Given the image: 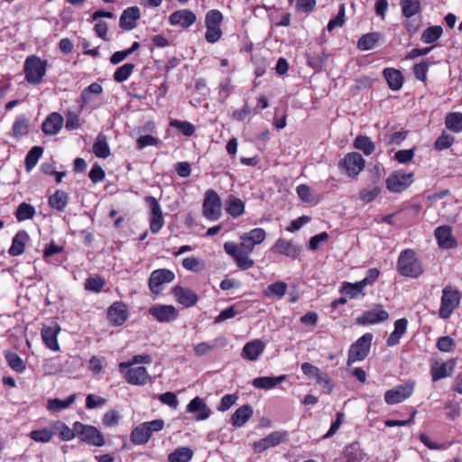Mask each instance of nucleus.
<instances>
[{"mask_svg": "<svg viewBox=\"0 0 462 462\" xmlns=\"http://www.w3.org/2000/svg\"><path fill=\"white\" fill-rule=\"evenodd\" d=\"M240 244L233 241H227L223 247L225 252L233 258L240 270L245 271L254 265V261L250 258L249 254L254 251L255 245L245 238L243 234L240 236Z\"/></svg>", "mask_w": 462, "mask_h": 462, "instance_id": "obj_1", "label": "nucleus"}, {"mask_svg": "<svg viewBox=\"0 0 462 462\" xmlns=\"http://www.w3.org/2000/svg\"><path fill=\"white\" fill-rule=\"evenodd\" d=\"M396 270L401 276L414 279L419 278L424 273V268L416 252L411 248L401 251L396 263Z\"/></svg>", "mask_w": 462, "mask_h": 462, "instance_id": "obj_2", "label": "nucleus"}, {"mask_svg": "<svg viewBox=\"0 0 462 462\" xmlns=\"http://www.w3.org/2000/svg\"><path fill=\"white\" fill-rule=\"evenodd\" d=\"M47 70V61L36 55L26 58L23 65L25 79L29 84L39 85L42 82Z\"/></svg>", "mask_w": 462, "mask_h": 462, "instance_id": "obj_3", "label": "nucleus"}, {"mask_svg": "<svg viewBox=\"0 0 462 462\" xmlns=\"http://www.w3.org/2000/svg\"><path fill=\"white\" fill-rule=\"evenodd\" d=\"M163 427L164 420L162 419L143 422L132 430L131 441L134 445H144L149 441L153 432L162 430Z\"/></svg>", "mask_w": 462, "mask_h": 462, "instance_id": "obj_4", "label": "nucleus"}, {"mask_svg": "<svg viewBox=\"0 0 462 462\" xmlns=\"http://www.w3.org/2000/svg\"><path fill=\"white\" fill-rule=\"evenodd\" d=\"M460 301V292L450 285L446 286L442 290L439 317L442 319H449L454 310L458 308Z\"/></svg>", "mask_w": 462, "mask_h": 462, "instance_id": "obj_5", "label": "nucleus"}, {"mask_svg": "<svg viewBox=\"0 0 462 462\" xmlns=\"http://www.w3.org/2000/svg\"><path fill=\"white\" fill-rule=\"evenodd\" d=\"M373 338V334L367 332L350 346L347 353V365H351L356 362L364 361L368 356Z\"/></svg>", "mask_w": 462, "mask_h": 462, "instance_id": "obj_6", "label": "nucleus"}, {"mask_svg": "<svg viewBox=\"0 0 462 462\" xmlns=\"http://www.w3.org/2000/svg\"><path fill=\"white\" fill-rule=\"evenodd\" d=\"M221 213L222 203L219 195L213 189H208L202 204L203 217L209 221H217L220 218Z\"/></svg>", "mask_w": 462, "mask_h": 462, "instance_id": "obj_7", "label": "nucleus"}, {"mask_svg": "<svg viewBox=\"0 0 462 462\" xmlns=\"http://www.w3.org/2000/svg\"><path fill=\"white\" fill-rule=\"evenodd\" d=\"M413 172L408 173L402 170L394 171L385 180L386 188L393 193L402 192L413 182Z\"/></svg>", "mask_w": 462, "mask_h": 462, "instance_id": "obj_8", "label": "nucleus"}, {"mask_svg": "<svg viewBox=\"0 0 462 462\" xmlns=\"http://www.w3.org/2000/svg\"><path fill=\"white\" fill-rule=\"evenodd\" d=\"M414 387L415 381L413 380H409L402 384L396 385L385 392L384 401L389 405L402 402L412 395Z\"/></svg>", "mask_w": 462, "mask_h": 462, "instance_id": "obj_9", "label": "nucleus"}, {"mask_svg": "<svg viewBox=\"0 0 462 462\" xmlns=\"http://www.w3.org/2000/svg\"><path fill=\"white\" fill-rule=\"evenodd\" d=\"M339 166L345 170L350 178H356L365 166V161L357 152H351L339 162Z\"/></svg>", "mask_w": 462, "mask_h": 462, "instance_id": "obj_10", "label": "nucleus"}, {"mask_svg": "<svg viewBox=\"0 0 462 462\" xmlns=\"http://www.w3.org/2000/svg\"><path fill=\"white\" fill-rule=\"evenodd\" d=\"M175 279V274L172 271L162 268L152 272L148 286L152 293L159 294L162 291V284L171 282Z\"/></svg>", "mask_w": 462, "mask_h": 462, "instance_id": "obj_11", "label": "nucleus"}, {"mask_svg": "<svg viewBox=\"0 0 462 462\" xmlns=\"http://www.w3.org/2000/svg\"><path fill=\"white\" fill-rule=\"evenodd\" d=\"M144 201L151 208L150 230L154 235L158 234L164 225V218L161 205L152 196L145 197Z\"/></svg>", "mask_w": 462, "mask_h": 462, "instance_id": "obj_12", "label": "nucleus"}, {"mask_svg": "<svg viewBox=\"0 0 462 462\" xmlns=\"http://www.w3.org/2000/svg\"><path fill=\"white\" fill-rule=\"evenodd\" d=\"M389 319V313L377 305L375 308L364 311L356 319V322L361 326H369L386 321Z\"/></svg>", "mask_w": 462, "mask_h": 462, "instance_id": "obj_13", "label": "nucleus"}, {"mask_svg": "<svg viewBox=\"0 0 462 462\" xmlns=\"http://www.w3.org/2000/svg\"><path fill=\"white\" fill-rule=\"evenodd\" d=\"M288 433L285 430L273 431L265 438H263L254 443V449L256 452H263L269 448H273L280 445L282 442L287 441Z\"/></svg>", "mask_w": 462, "mask_h": 462, "instance_id": "obj_14", "label": "nucleus"}, {"mask_svg": "<svg viewBox=\"0 0 462 462\" xmlns=\"http://www.w3.org/2000/svg\"><path fill=\"white\" fill-rule=\"evenodd\" d=\"M456 366V359L434 361L430 365V375L433 383L452 375Z\"/></svg>", "mask_w": 462, "mask_h": 462, "instance_id": "obj_15", "label": "nucleus"}, {"mask_svg": "<svg viewBox=\"0 0 462 462\" xmlns=\"http://www.w3.org/2000/svg\"><path fill=\"white\" fill-rule=\"evenodd\" d=\"M128 318L129 311L123 301H115L107 310V319L112 326H122Z\"/></svg>", "mask_w": 462, "mask_h": 462, "instance_id": "obj_16", "label": "nucleus"}, {"mask_svg": "<svg viewBox=\"0 0 462 462\" xmlns=\"http://www.w3.org/2000/svg\"><path fill=\"white\" fill-rule=\"evenodd\" d=\"M196 20V14L189 9L175 11L168 18V22L171 26H180L185 29L195 23Z\"/></svg>", "mask_w": 462, "mask_h": 462, "instance_id": "obj_17", "label": "nucleus"}, {"mask_svg": "<svg viewBox=\"0 0 462 462\" xmlns=\"http://www.w3.org/2000/svg\"><path fill=\"white\" fill-rule=\"evenodd\" d=\"M148 312L159 322H171L179 315L178 310L172 305L152 306Z\"/></svg>", "mask_w": 462, "mask_h": 462, "instance_id": "obj_18", "label": "nucleus"}, {"mask_svg": "<svg viewBox=\"0 0 462 462\" xmlns=\"http://www.w3.org/2000/svg\"><path fill=\"white\" fill-rule=\"evenodd\" d=\"M438 245L442 249H452L457 246V239L452 235V228L449 226H439L434 232Z\"/></svg>", "mask_w": 462, "mask_h": 462, "instance_id": "obj_19", "label": "nucleus"}, {"mask_svg": "<svg viewBox=\"0 0 462 462\" xmlns=\"http://www.w3.org/2000/svg\"><path fill=\"white\" fill-rule=\"evenodd\" d=\"M125 381L132 385H144L150 380L147 369L144 366L128 367L124 369Z\"/></svg>", "mask_w": 462, "mask_h": 462, "instance_id": "obj_20", "label": "nucleus"}, {"mask_svg": "<svg viewBox=\"0 0 462 462\" xmlns=\"http://www.w3.org/2000/svg\"><path fill=\"white\" fill-rule=\"evenodd\" d=\"M60 331V328L57 323L53 326H43L41 330V336L44 345L51 351L57 352L60 349L58 342Z\"/></svg>", "mask_w": 462, "mask_h": 462, "instance_id": "obj_21", "label": "nucleus"}, {"mask_svg": "<svg viewBox=\"0 0 462 462\" xmlns=\"http://www.w3.org/2000/svg\"><path fill=\"white\" fill-rule=\"evenodd\" d=\"M273 253L280 254L290 257L293 260L297 259L300 254V249L291 241L284 238H279L271 249Z\"/></svg>", "mask_w": 462, "mask_h": 462, "instance_id": "obj_22", "label": "nucleus"}, {"mask_svg": "<svg viewBox=\"0 0 462 462\" xmlns=\"http://www.w3.org/2000/svg\"><path fill=\"white\" fill-rule=\"evenodd\" d=\"M172 293L176 300L185 308L194 306L199 300V296L196 292L180 285L172 288Z\"/></svg>", "mask_w": 462, "mask_h": 462, "instance_id": "obj_23", "label": "nucleus"}, {"mask_svg": "<svg viewBox=\"0 0 462 462\" xmlns=\"http://www.w3.org/2000/svg\"><path fill=\"white\" fill-rule=\"evenodd\" d=\"M63 125L62 116L58 112H52L42 124V130L46 135H55L60 131Z\"/></svg>", "mask_w": 462, "mask_h": 462, "instance_id": "obj_24", "label": "nucleus"}, {"mask_svg": "<svg viewBox=\"0 0 462 462\" xmlns=\"http://www.w3.org/2000/svg\"><path fill=\"white\" fill-rule=\"evenodd\" d=\"M140 9L137 6H131L123 11L119 25L123 30L131 31L136 27V22L140 19Z\"/></svg>", "mask_w": 462, "mask_h": 462, "instance_id": "obj_25", "label": "nucleus"}, {"mask_svg": "<svg viewBox=\"0 0 462 462\" xmlns=\"http://www.w3.org/2000/svg\"><path fill=\"white\" fill-rule=\"evenodd\" d=\"M189 412H199L196 416L197 420H205L211 415V410L208 407L205 401L200 397L193 398L187 405Z\"/></svg>", "mask_w": 462, "mask_h": 462, "instance_id": "obj_26", "label": "nucleus"}, {"mask_svg": "<svg viewBox=\"0 0 462 462\" xmlns=\"http://www.w3.org/2000/svg\"><path fill=\"white\" fill-rule=\"evenodd\" d=\"M383 76L391 90L398 91L402 88L404 77L399 69L394 68H385L383 70Z\"/></svg>", "mask_w": 462, "mask_h": 462, "instance_id": "obj_27", "label": "nucleus"}, {"mask_svg": "<svg viewBox=\"0 0 462 462\" xmlns=\"http://www.w3.org/2000/svg\"><path fill=\"white\" fill-rule=\"evenodd\" d=\"M254 410L250 404H244L235 411L230 421L233 427L240 428L244 426L253 416Z\"/></svg>", "mask_w": 462, "mask_h": 462, "instance_id": "obj_28", "label": "nucleus"}, {"mask_svg": "<svg viewBox=\"0 0 462 462\" xmlns=\"http://www.w3.org/2000/svg\"><path fill=\"white\" fill-rule=\"evenodd\" d=\"M29 238V235L25 230H19L12 239V245L8 250V254L11 256L23 254Z\"/></svg>", "mask_w": 462, "mask_h": 462, "instance_id": "obj_29", "label": "nucleus"}, {"mask_svg": "<svg viewBox=\"0 0 462 462\" xmlns=\"http://www.w3.org/2000/svg\"><path fill=\"white\" fill-rule=\"evenodd\" d=\"M265 345L260 339L247 342L242 349V356L249 361H255L264 351Z\"/></svg>", "mask_w": 462, "mask_h": 462, "instance_id": "obj_30", "label": "nucleus"}, {"mask_svg": "<svg viewBox=\"0 0 462 462\" xmlns=\"http://www.w3.org/2000/svg\"><path fill=\"white\" fill-rule=\"evenodd\" d=\"M286 378V374H282L280 376H260L254 378L252 384L257 389L269 390L285 381Z\"/></svg>", "mask_w": 462, "mask_h": 462, "instance_id": "obj_31", "label": "nucleus"}, {"mask_svg": "<svg viewBox=\"0 0 462 462\" xmlns=\"http://www.w3.org/2000/svg\"><path fill=\"white\" fill-rule=\"evenodd\" d=\"M365 457V453L356 441L347 445L343 450L345 462H361Z\"/></svg>", "mask_w": 462, "mask_h": 462, "instance_id": "obj_32", "label": "nucleus"}, {"mask_svg": "<svg viewBox=\"0 0 462 462\" xmlns=\"http://www.w3.org/2000/svg\"><path fill=\"white\" fill-rule=\"evenodd\" d=\"M400 6L404 18L410 19L422 11L420 0H401Z\"/></svg>", "mask_w": 462, "mask_h": 462, "instance_id": "obj_33", "label": "nucleus"}, {"mask_svg": "<svg viewBox=\"0 0 462 462\" xmlns=\"http://www.w3.org/2000/svg\"><path fill=\"white\" fill-rule=\"evenodd\" d=\"M245 208L244 201L235 196H229L226 201V211L235 218L241 217L245 213Z\"/></svg>", "mask_w": 462, "mask_h": 462, "instance_id": "obj_34", "label": "nucleus"}, {"mask_svg": "<svg viewBox=\"0 0 462 462\" xmlns=\"http://www.w3.org/2000/svg\"><path fill=\"white\" fill-rule=\"evenodd\" d=\"M354 148L360 150L365 155L369 156L375 151V144L367 135L359 134L353 143Z\"/></svg>", "mask_w": 462, "mask_h": 462, "instance_id": "obj_35", "label": "nucleus"}, {"mask_svg": "<svg viewBox=\"0 0 462 462\" xmlns=\"http://www.w3.org/2000/svg\"><path fill=\"white\" fill-rule=\"evenodd\" d=\"M29 119L24 115L19 116L13 124L12 136L15 139L25 136L29 132Z\"/></svg>", "mask_w": 462, "mask_h": 462, "instance_id": "obj_36", "label": "nucleus"}, {"mask_svg": "<svg viewBox=\"0 0 462 462\" xmlns=\"http://www.w3.org/2000/svg\"><path fill=\"white\" fill-rule=\"evenodd\" d=\"M380 38L381 35L379 32L365 33L358 39L357 49L364 51L372 50L380 41Z\"/></svg>", "mask_w": 462, "mask_h": 462, "instance_id": "obj_37", "label": "nucleus"}, {"mask_svg": "<svg viewBox=\"0 0 462 462\" xmlns=\"http://www.w3.org/2000/svg\"><path fill=\"white\" fill-rule=\"evenodd\" d=\"M443 29L440 25H433L426 28L420 35V41L426 44L436 42L442 35Z\"/></svg>", "mask_w": 462, "mask_h": 462, "instance_id": "obj_38", "label": "nucleus"}, {"mask_svg": "<svg viewBox=\"0 0 462 462\" xmlns=\"http://www.w3.org/2000/svg\"><path fill=\"white\" fill-rule=\"evenodd\" d=\"M365 286L363 284L361 281L356 282H343L341 286V293L348 295L351 299H357L360 294L365 295L364 289Z\"/></svg>", "mask_w": 462, "mask_h": 462, "instance_id": "obj_39", "label": "nucleus"}, {"mask_svg": "<svg viewBox=\"0 0 462 462\" xmlns=\"http://www.w3.org/2000/svg\"><path fill=\"white\" fill-rule=\"evenodd\" d=\"M92 152L97 157L101 159H106L110 155V147L103 134L97 136V141L93 144Z\"/></svg>", "mask_w": 462, "mask_h": 462, "instance_id": "obj_40", "label": "nucleus"}, {"mask_svg": "<svg viewBox=\"0 0 462 462\" xmlns=\"http://www.w3.org/2000/svg\"><path fill=\"white\" fill-rule=\"evenodd\" d=\"M193 457V451L188 447L176 448L168 455V462H189Z\"/></svg>", "mask_w": 462, "mask_h": 462, "instance_id": "obj_41", "label": "nucleus"}, {"mask_svg": "<svg viewBox=\"0 0 462 462\" xmlns=\"http://www.w3.org/2000/svg\"><path fill=\"white\" fill-rule=\"evenodd\" d=\"M35 208L26 202H22L16 208L14 213L15 218L18 222L32 219L35 216Z\"/></svg>", "mask_w": 462, "mask_h": 462, "instance_id": "obj_42", "label": "nucleus"}, {"mask_svg": "<svg viewBox=\"0 0 462 462\" xmlns=\"http://www.w3.org/2000/svg\"><path fill=\"white\" fill-rule=\"evenodd\" d=\"M43 153L42 146H33L26 154L24 166L27 172H30L38 163L39 159Z\"/></svg>", "mask_w": 462, "mask_h": 462, "instance_id": "obj_43", "label": "nucleus"}, {"mask_svg": "<svg viewBox=\"0 0 462 462\" xmlns=\"http://www.w3.org/2000/svg\"><path fill=\"white\" fill-rule=\"evenodd\" d=\"M5 358L10 368L14 372L23 373L25 370L26 366L23 363V360L17 353L9 350L5 351Z\"/></svg>", "mask_w": 462, "mask_h": 462, "instance_id": "obj_44", "label": "nucleus"}, {"mask_svg": "<svg viewBox=\"0 0 462 462\" xmlns=\"http://www.w3.org/2000/svg\"><path fill=\"white\" fill-rule=\"evenodd\" d=\"M446 127L454 132H462V113L460 112H450L445 117Z\"/></svg>", "mask_w": 462, "mask_h": 462, "instance_id": "obj_45", "label": "nucleus"}, {"mask_svg": "<svg viewBox=\"0 0 462 462\" xmlns=\"http://www.w3.org/2000/svg\"><path fill=\"white\" fill-rule=\"evenodd\" d=\"M76 400V394H70L65 400H60L58 398L49 399L47 402V409L52 411H60L68 407H69Z\"/></svg>", "mask_w": 462, "mask_h": 462, "instance_id": "obj_46", "label": "nucleus"}, {"mask_svg": "<svg viewBox=\"0 0 462 462\" xmlns=\"http://www.w3.org/2000/svg\"><path fill=\"white\" fill-rule=\"evenodd\" d=\"M68 203V195L65 191L58 189L49 198V204L52 208L62 211Z\"/></svg>", "mask_w": 462, "mask_h": 462, "instance_id": "obj_47", "label": "nucleus"}, {"mask_svg": "<svg viewBox=\"0 0 462 462\" xmlns=\"http://www.w3.org/2000/svg\"><path fill=\"white\" fill-rule=\"evenodd\" d=\"M170 126L176 128L179 132L187 137L192 136L196 132L195 126L189 121L171 119L170 121Z\"/></svg>", "mask_w": 462, "mask_h": 462, "instance_id": "obj_48", "label": "nucleus"}, {"mask_svg": "<svg viewBox=\"0 0 462 462\" xmlns=\"http://www.w3.org/2000/svg\"><path fill=\"white\" fill-rule=\"evenodd\" d=\"M134 68L135 65L134 63H125L124 65L120 66L114 73V80L118 83L125 81L131 76Z\"/></svg>", "mask_w": 462, "mask_h": 462, "instance_id": "obj_49", "label": "nucleus"}, {"mask_svg": "<svg viewBox=\"0 0 462 462\" xmlns=\"http://www.w3.org/2000/svg\"><path fill=\"white\" fill-rule=\"evenodd\" d=\"M287 288L288 286L284 282H275L267 286L264 295L267 297L276 296L278 298H282L285 295Z\"/></svg>", "mask_w": 462, "mask_h": 462, "instance_id": "obj_50", "label": "nucleus"}, {"mask_svg": "<svg viewBox=\"0 0 462 462\" xmlns=\"http://www.w3.org/2000/svg\"><path fill=\"white\" fill-rule=\"evenodd\" d=\"M258 113L257 108L251 107L247 101L245 102V105L241 109L235 110L232 113V118L238 122L245 121L251 115H256Z\"/></svg>", "mask_w": 462, "mask_h": 462, "instance_id": "obj_51", "label": "nucleus"}, {"mask_svg": "<svg viewBox=\"0 0 462 462\" xmlns=\"http://www.w3.org/2000/svg\"><path fill=\"white\" fill-rule=\"evenodd\" d=\"M88 444L96 447H103L106 444L103 433L92 425H88Z\"/></svg>", "mask_w": 462, "mask_h": 462, "instance_id": "obj_52", "label": "nucleus"}, {"mask_svg": "<svg viewBox=\"0 0 462 462\" xmlns=\"http://www.w3.org/2000/svg\"><path fill=\"white\" fill-rule=\"evenodd\" d=\"M29 436L32 440L36 442L47 443L52 439L53 432H51V430L47 428H43L40 430H32Z\"/></svg>", "mask_w": 462, "mask_h": 462, "instance_id": "obj_53", "label": "nucleus"}, {"mask_svg": "<svg viewBox=\"0 0 462 462\" xmlns=\"http://www.w3.org/2000/svg\"><path fill=\"white\" fill-rule=\"evenodd\" d=\"M430 66V63L425 60H422L420 63H416L412 67V73L414 74V77L420 80L423 83H426L427 81V73L429 70V68Z\"/></svg>", "mask_w": 462, "mask_h": 462, "instance_id": "obj_54", "label": "nucleus"}, {"mask_svg": "<svg viewBox=\"0 0 462 462\" xmlns=\"http://www.w3.org/2000/svg\"><path fill=\"white\" fill-rule=\"evenodd\" d=\"M182 266L188 271L199 273L205 269V263L195 256L186 257L182 260Z\"/></svg>", "mask_w": 462, "mask_h": 462, "instance_id": "obj_55", "label": "nucleus"}, {"mask_svg": "<svg viewBox=\"0 0 462 462\" xmlns=\"http://www.w3.org/2000/svg\"><path fill=\"white\" fill-rule=\"evenodd\" d=\"M454 143L455 137L443 132L441 135L437 138L434 147L436 150L442 151L450 148Z\"/></svg>", "mask_w": 462, "mask_h": 462, "instance_id": "obj_56", "label": "nucleus"}, {"mask_svg": "<svg viewBox=\"0 0 462 462\" xmlns=\"http://www.w3.org/2000/svg\"><path fill=\"white\" fill-rule=\"evenodd\" d=\"M223 18V14L219 10L212 9L206 14L205 23L209 26L220 27Z\"/></svg>", "mask_w": 462, "mask_h": 462, "instance_id": "obj_57", "label": "nucleus"}, {"mask_svg": "<svg viewBox=\"0 0 462 462\" xmlns=\"http://www.w3.org/2000/svg\"><path fill=\"white\" fill-rule=\"evenodd\" d=\"M149 363H151V356L149 355H135L128 362L120 363L119 370L120 372H124V369L133 366L134 365Z\"/></svg>", "mask_w": 462, "mask_h": 462, "instance_id": "obj_58", "label": "nucleus"}, {"mask_svg": "<svg viewBox=\"0 0 462 462\" xmlns=\"http://www.w3.org/2000/svg\"><path fill=\"white\" fill-rule=\"evenodd\" d=\"M402 26L405 32L410 35L413 36L416 34L422 26V21L420 19H406L402 22Z\"/></svg>", "mask_w": 462, "mask_h": 462, "instance_id": "obj_59", "label": "nucleus"}, {"mask_svg": "<svg viewBox=\"0 0 462 462\" xmlns=\"http://www.w3.org/2000/svg\"><path fill=\"white\" fill-rule=\"evenodd\" d=\"M245 238L252 241L255 245H260L266 237V232L263 228L256 227L249 232L244 233Z\"/></svg>", "mask_w": 462, "mask_h": 462, "instance_id": "obj_60", "label": "nucleus"}, {"mask_svg": "<svg viewBox=\"0 0 462 462\" xmlns=\"http://www.w3.org/2000/svg\"><path fill=\"white\" fill-rule=\"evenodd\" d=\"M245 238L252 241L255 245H260L266 237V232L263 228L256 227L249 232L244 233Z\"/></svg>", "mask_w": 462, "mask_h": 462, "instance_id": "obj_61", "label": "nucleus"}, {"mask_svg": "<svg viewBox=\"0 0 462 462\" xmlns=\"http://www.w3.org/2000/svg\"><path fill=\"white\" fill-rule=\"evenodd\" d=\"M455 346H456V343H455L454 339L452 337H450L449 336H443V337H439L437 340V343H436V347L440 352H446V353L451 352L454 350Z\"/></svg>", "mask_w": 462, "mask_h": 462, "instance_id": "obj_62", "label": "nucleus"}, {"mask_svg": "<svg viewBox=\"0 0 462 462\" xmlns=\"http://www.w3.org/2000/svg\"><path fill=\"white\" fill-rule=\"evenodd\" d=\"M408 135L407 131H396L386 135L385 142L387 145H399Z\"/></svg>", "mask_w": 462, "mask_h": 462, "instance_id": "obj_63", "label": "nucleus"}, {"mask_svg": "<svg viewBox=\"0 0 462 462\" xmlns=\"http://www.w3.org/2000/svg\"><path fill=\"white\" fill-rule=\"evenodd\" d=\"M120 415L117 411L109 410L107 411L103 418L102 423L105 427L110 428L117 425L119 423Z\"/></svg>", "mask_w": 462, "mask_h": 462, "instance_id": "obj_64", "label": "nucleus"}]
</instances>
